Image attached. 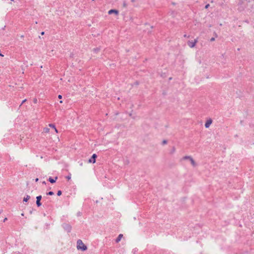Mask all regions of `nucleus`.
<instances>
[{
  "mask_svg": "<svg viewBox=\"0 0 254 254\" xmlns=\"http://www.w3.org/2000/svg\"><path fill=\"white\" fill-rule=\"evenodd\" d=\"M209 5V4L206 5L205 8H207L208 7Z\"/></svg>",
  "mask_w": 254,
  "mask_h": 254,
  "instance_id": "21",
  "label": "nucleus"
},
{
  "mask_svg": "<svg viewBox=\"0 0 254 254\" xmlns=\"http://www.w3.org/2000/svg\"><path fill=\"white\" fill-rule=\"evenodd\" d=\"M43 184H46V182H43Z\"/></svg>",
  "mask_w": 254,
  "mask_h": 254,
  "instance_id": "31",
  "label": "nucleus"
},
{
  "mask_svg": "<svg viewBox=\"0 0 254 254\" xmlns=\"http://www.w3.org/2000/svg\"><path fill=\"white\" fill-rule=\"evenodd\" d=\"M77 249L84 251L87 249V247L81 240H78L77 242Z\"/></svg>",
  "mask_w": 254,
  "mask_h": 254,
  "instance_id": "1",
  "label": "nucleus"
},
{
  "mask_svg": "<svg viewBox=\"0 0 254 254\" xmlns=\"http://www.w3.org/2000/svg\"><path fill=\"white\" fill-rule=\"evenodd\" d=\"M49 127H52L53 128H54L55 131V132L56 133H58V130L57 129L55 126L54 124H50L49 125Z\"/></svg>",
  "mask_w": 254,
  "mask_h": 254,
  "instance_id": "9",
  "label": "nucleus"
},
{
  "mask_svg": "<svg viewBox=\"0 0 254 254\" xmlns=\"http://www.w3.org/2000/svg\"><path fill=\"white\" fill-rule=\"evenodd\" d=\"M97 156L95 154H93L92 156V158L89 160V162L95 163L96 162V158Z\"/></svg>",
  "mask_w": 254,
  "mask_h": 254,
  "instance_id": "6",
  "label": "nucleus"
},
{
  "mask_svg": "<svg viewBox=\"0 0 254 254\" xmlns=\"http://www.w3.org/2000/svg\"><path fill=\"white\" fill-rule=\"evenodd\" d=\"M30 198V196L29 195H27L26 197H24L23 199L24 202H27L28 200Z\"/></svg>",
  "mask_w": 254,
  "mask_h": 254,
  "instance_id": "13",
  "label": "nucleus"
},
{
  "mask_svg": "<svg viewBox=\"0 0 254 254\" xmlns=\"http://www.w3.org/2000/svg\"><path fill=\"white\" fill-rule=\"evenodd\" d=\"M41 198L42 196L41 195L36 197V204L38 206H40L41 205V203L40 202Z\"/></svg>",
  "mask_w": 254,
  "mask_h": 254,
  "instance_id": "5",
  "label": "nucleus"
},
{
  "mask_svg": "<svg viewBox=\"0 0 254 254\" xmlns=\"http://www.w3.org/2000/svg\"><path fill=\"white\" fill-rule=\"evenodd\" d=\"M62 194V191L61 190H59L57 193V195L58 196H60Z\"/></svg>",
  "mask_w": 254,
  "mask_h": 254,
  "instance_id": "17",
  "label": "nucleus"
},
{
  "mask_svg": "<svg viewBox=\"0 0 254 254\" xmlns=\"http://www.w3.org/2000/svg\"><path fill=\"white\" fill-rule=\"evenodd\" d=\"M26 99H24V100L22 101L21 105H22L24 102H25L26 101Z\"/></svg>",
  "mask_w": 254,
  "mask_h": 254,
  "instance_id": "20",
  "label": "nucleus"
},
{
  "mask_svg": "<svg viewBox=\"0 0 254 254\" xmlns=\"http://www.w3.org/2000/svg\"><path fill=\"white\" fill-rule=\"evenodd\" d=\"M6 220H7V218H6V217H5V218L3 219V222H5Z\"/></svg>",
  "mask_w": 254,
  "mask_h": 254,
  "instance_id": "24",
  "label": "nucleus"
},
{
  "mask_svg": "<svg viewBox=\"0 0 254 254\" xmlns=\"http://www.w3.org/2000/svg\"><path fill=\"white\" fill-rule=\"evenodd\" d=\"M123 237V235L122 234H120L118 237V238L116 239V241L117 243H118L119 241H120V240H121V239Z\"/></svg>",
  "mask_w": 254,
  "mask_h": 254,
  "instance_id": "10",
  "label": "nucleus"
},
{
  "mask_svg": "<svg viewBox=\"0 0 254 254\" xmlns=\"http://www.w3.org/2000/svg\"><path fill=\"white\" fill-rule=\"evenodd\" d=\"M214 40H215V38H212L210 39V41H211V42L214 41Z\"/></svg>",
  "mask_w": 254,
  "mask_h": 254,
  "instance_id": "18",
  "label": "nucleus"
},
{
  "mask_svg": "<svg viewBox=\"0 0 254 254\" xmlns=\"http://www.w3.org/2000/svg\"><path fill=\"white\" fill-rule=\"evenodd\" d=\"M190 158H191V157L189 156H186L183 157V159H184V160H187V159L190 160Z\"/></svg>",
  "mask_w": 254,
  "mask_h": 254,
  "instance_id": "14",
  "label": "nucleus"
},
{
  "mask_svg": "<svg viewBox=\"0 0 254 254\" xmlns=\"http://www.w3.org/2000/svg\"><path fill=\"white\" fill-rule=\"evenodd\" d=\"M163 143H166V140L163 141Z\"/></svg>",
  "mask_w": 254,
  "mask_h": 254,
  "instance_id": "28",
  "label": "nucleus"
},
{
  "mask_svg": "<svg viewBox=\"0 0 254 254\" xmlns=\"http://www.w3.org/2000/svg\"><path fill=\"white\" fill-rule=\"evenodd\" d=\"M112 13H115L116 15L119 14V11L117 10L116 9H111L108 11V14H111Z\"/></svg>",
  "mask_w": 254,
  "mask_h": 254,
  "instance_id": "7",
  "label": "nucleus"
},
{
  "mask_svg": "<svg viewBox=\"0 0 254 254\" xmlns=\"http://www.w3.org/2000/svg\"><path fill=\"white\" fill-rule=\"evenodd\" d=\"M48 195H52L54 194V192L53 191H49L48 193H47Z\"/></svg>",
  "mask_w": 254,
  "mask_h": 254,
  "instance_id": "16",
  "label": "nucleus"
},
{
  "mask_svg": "<svg viewBox=\"0 0 254 254\" xmlns=\"http://www.w3.org/2000/svg\"><path fill=\"white\" fill-rule=\"evenodd\" d=\"M58 98H59V99H62V96L61 95H59V96H58Z\"/></svg>",
  "mask_w": 254,
  "mask_h": 254,
  "instance_id": "19",
  "label": "nucleus"
},
{
  "mask_svg": "<svg viewBox=\"0 0 254 254\" xmlns=\"http://www.w3.org/2000/svg\"><path fill=\"white\" fill-rule=\"evenodd\" d=\"M175 151V148H173V149H172V152H174Z\"/></svg>",
  "mask_w": 254,
  "mask_h": 254,
  "instance_id": "23",
  "label": "nucleus"
},
{
  "mask_svg": "<svg viewBox=\"0 0 254 254\" xmlns=\"http://www.w3.org/2000/svg\"><path fill=\"white\" fill-rule=\"evenodd\" d=\"M153 26L148 23H145L143 28L144 31L147 33H150L152 31Z\"/></svg>",
  "mask_w": 254,
  "mask_h": 254,
  "instance_id": "2",
  "label": "nucleus"
},
{
  "mask_svg": "<svg viewBox=\"0 0 254 254\" xmlns=\"http://www.w3.org/2000/svg\"><path fill=\"white\" fill-rule=\"evenodd\" d=\"M0 56L1 57H3V56H4L3 55L0 54Z\"/></svg>",
  "mask_w": 254,
  "mask_h": 254,
  "instance_id": "29",
  "label": "nucleus"
},
{
  "mask_svg": "<svg viewBox=\"0 0 254 254\" xmlns=\"http://www.w3.org/2000/svg\"><path fill=\"white\" fill-rule=\"evenodd\" d=\"M41 34H42V35H44V32H42L41 33Z\"/></svg>",
  "mask_w": 254,
  "mask_h": 254,
  "instance_id": "27",
  "label": "nucleus"
},
{
  "mask_svg": "<svg viewBox=\"0 0 254 254\" xmlns=\"http://www.w3.org/2000/svg\"><path fill=\"white\" fill-rule=\"evenodd\" d=\"M44 132L48 133L50 131V129L48 127H45L44 128Z\"/></svg>",
  "mask_w": 254,
  "mask_h": 254,
  "instance_id": "12",
  "label": "nucleus"
},
{
  "mask_svg": "<svg viewBox=\"0 0 254 254\" xmlns=\"http://www.w3.org/2000/svg\"><path fill=\"white\" fill-rule=\"evenodd\" d=\"M57 177H55V178H49V181L51 183H54L56 182V180H57Z\"/></svg>",
  "mask_w": 254,
  "mask_h": 254,
  "instance_id": "8",
  "label": "nucleus"
},
{
  "mask_svg": "<svg viewBox=\"0 0 254 254\" xmlns=\"http://www.w3.org/2000/svg\"><path fill=\"white\" fill-rule=\"evenodd\" d=\"M38 180H39L38 178H37V179H36L35 181H36V182H38Z\"/></svg>",
  "mask_w": 254,
  "mask_h": 254,
  "instance_id": "25",
  "label": "nucleus"
},
{
  "mask_svg": "<svg viewBox=\"0 0 254 254\" xmlns=\"http://www.w3.org/2000/svg\"><path fill=\"white\" fill-rule=\"evenodd\" d=\"M34 102L35 103H37V99H34Z\"/></svg>",
  "mask_w": 254,
  "mask_h": 254,
  "instance_id": "22",
  "label": "nucleus"
},
{
  "mask_svg": "<svg viewBox=\"0 0 254 254\" xmlns=\"http://www.w3.org/2000/svg\"><path fill=\"white\" fill-rule=\"evenodd\" d=\"M60 103H63V101L61 100V101H60Z\"/></svg>",
  "mask_w": 254,
  "mask_h": 254,
  "instance_id": "30",
  "label": "nucleus"
},
{
  "mask_svg": "<svg viewBox=\"0 0 254 254\" xmlns=\"http://www.w3.org/2000/svg\"><path fill=\"white\" fill-rule=\"evenodd\" d=\"M212 120L211 118H209L207 120L205 124V127L206 128H208L210 125L212 124Z\"/></svg>",
  "mask_w": 254,
  "mask_h": 254,
  "instance_id": "3",
  "label": "nucleus"
},
{
  "mask_svg": "<svg viewBox=\"0 0 254 254\" xmlns=\"http://www.w3.org/2000/svg\"><path fill=\"white\" fill-rule=\"evenodd\" d=\"M2 212V210H0V214H1Z\"/></svg>",
  "mask_w": 254,
  "mask_h": 254,
  "instance_id": "26",
  "label": "nucleus"
},
{
  "mask_svg": "<svg viewBox=\"0 0 254 254\" xmlns=\"http://www.w3.org/2000/svg\"><path fill=\"white\" fill-rule=\"evenodd\" d=\"M197 42V39H195L193 41H190L188 43L189 46L190 48H193L195 46L196 43Z\"/></svg>",
  "mask_w": 254,
  "mask_h": 254,
  "instance_id": "4",
  "label": "nucleus"
},
{
  "mask_svg": "<svg viewBox=\"0 0 254 254\" xmlns=\"http://www.w3.org/2000/svg\"><path fill=\"white\" fill-rule=\"evenodd\" d=\"M71 174H69L68 176H67L66 177V178L68 180H70L71 179Z\"/></svg>",
  "mask_w": 254,
  "mask_h": 254,
  "instance_id": "15",
  "label": "nucleus"
},
{
  "mask_svg": "<svg viewBox=\"0 0 254 254\" xmlns=\"http://www.w3.org/2000/svg\"><path fill=\"white\" fill-rule=\"evenodd\" d=\"M11 0V1H14V0Z\"/></svg>",
  "mask_w": 254,
  "mask_h": 254,
  "instance_id": "32",
  "label": "nucleus"
},
{
  "mask_svg": "<svg viewBox=\"0 0 254 254\" xmlns=\"http://www.w3.org/2000/svg\"><path fill=\"white\" fill-rule=\"evenodd\" d=\"M190 162H191V164H192V165L193 166H196V164L195 163V161H194V160H193V159L192 157L190 158Z\"/></svg>",
  "mask_w": 254,
  "mask_h": 254,
  "instance_id": "11",
  "label": "nucleus"
}]
</instances>
